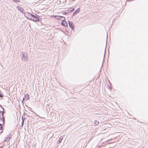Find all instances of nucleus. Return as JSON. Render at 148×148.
<instances>
[{
	"label": "nucleus",
	"instance_id": "obj_2",
	"mask_svg": "<svg viewBox=\"0 0 148 148\" xmlns=\"http://www.w3.org/2000/svg\"><path fill=\"white\" fill-rule=\"evenodd\" d=\"M65 18L64 17V19L62 21V22H61V24L63 26L66 27L68 26V25L66 21L65 20Z\"/></svg>",
	"mask_w": 148,
	"mask_h": 148
},
{
	"label": "nucleus",
	"instance_id": "obj_17",
	"mask_svg": "<svg viewBox=\"0 0 148 148\" xmlns=\"http://www.w3.org/2000/svg\"><path fill=\"white\" fill-rule=\"evenodd\" d=\"M2 132V130L1 129H0V132Z\"/></svg>",
	"mask_w": 148,
	"mask_h": 148
},
{
	"label": "nucleus",
	"instance_id": "obj_5",
	"mask_svg": "<svg viewBox=\"0 0 148 148\" xmlns=\"http://www.w3.org/2000/svg\"><path fill=\"white\" fill-rule=\"evenodd\" d=\"M64 17L62 16H54V18L58 20H61L62 18H64Z\"/></svg>",
	"mask_w": 148,
	"mask_h": 148
},
{
	"label": "nucleus",
	"instance_id": "obj_16",
	"mask_svg": "<svg viewBox=\"0 0 148 148\" xmlns=\"http://www.w3.org/2000/svg\"><path fill=\"white\" fill-rule=\"evenodd\" d=\"M2 114V115H3V114L2 113V112H0V114Z\"/></svg>",
	"mask_w": 148,
	"mask_h": 148
},
{
	"label": "nucleus",
	"instance_id": "obj_8",
	"mask_svg": "<svg viewBox=\"0 0 148 148\" xmlns=\"http://www.w3.org/2000/svg\"><path fill=\"white\" fill-rule=\"evenodd\" d=\"M17 8L19 10H20L21 11H22L23 10V9L21 8L19 6H17Z\"/></svg>",
	"mask_w": 148,
	"mask_h": 148
},
{
	"label": "nucleus",
	"instance_id": "obj_6",
	"mask_svg": "<svg viewBox=\"0 0 148 148\" xmlns=\"http://www.w3.org/2000/svg\"><path fill=\"white\" fill-rule=\"evenodd\" d=\"M10 136H8L7 137H5V141H9L11 138Z\"/></svg>",
	"mask_w": 148,
	"mask_h": 148
},
{
	"label": "nucleus",
	"instance_id": "obj_1",
	"mask_svg": "<svg viewBox=\"0 0 148 148\" xmlns=\"http://www.w3.org/2000/svg\"><path fill=\"white\" fill-rule=\"evenodd\" d=\"M32 16V18H30V19L33 21H39V18L37 17V16L34 15L32 14H31Z\"/></svg>",
	"mask_w": 148,
	"mask_h": 148
},
{
	"label": "nucleus",
	"instance_id": "obj_14",
	"mask_svg": "<svg viewBox=\"0 0 148 148\" xmlns=\"http://www.w3.org/2000/svg\"><path fill=\"white\" fill-rule=\"evenodd\" d=\"M23 123H24V120L23 119L22 123V125H23Z\"/></svg>",
	"mask_w": 148,
	"mask_h": 148
},
{
	"label": "nucleus",
	"instance_id": "obj_7",
	"mask_svg": "<svg viewBox=\"0 0 148 148\" xmlns=\"http://www.w3.org/2000/svg\"><path fill=\"white\" fill-rule=\"evenodd\" d=\"M99 123V122L97 120H95L94 123V124L96 126Z\"/></svg>",
	"mask_w": 148,
	"mask_h": 148
},
{
	"label": "nucleus",
	"instance_id": "obj_4",
	"mask_svg": "<svg viewBox=\"0 0 148 148\" xmlns=\"http://www.w3.org/2000/svg\"><path fill=\"white\" fill-rule=\"evenodd\" d=\"M69 24L70 27L72 29H73L74 28V27L72 23L71 22L69 21Z\"/></svg>",
	"mask_w": 148,
	"mask_h": 148
},
{
	"label": "nucleus",
	"instance_id": "obj_11",
	"mask_svg": "<svg viewBox=\"0 0 148 148\" xmlns=\"http://www.w3.org/2000/svg\"><path fill=\"white\" fill-rule=\"evenodd\" d=\"M13 0L15 2H19L20 1L19 0Z\"/></svg>",
	"mask_w": 148,
	"mask_h": 148
},
{
	"label": "nucleus",
	"instance_id": "obj_12",
	"mask_svg": "<svg viewBox=\"0 0 148 148\" xmlns=\"http://www.w3.org/2000/svg\"><path fill=\"white\" fill-rule=\"evenodd\" d=\"M3 95H2L0 93V97H3Z\"/></svg>",
	"mask_w": 148,
	"mask_h": 148
},
{
	"label": "nucleus",
	"instance_id": "obj_13",
	"mask_svg": "<svg viewBox=\"0 0 148 148\" xmlns=\"http://www.w3.org/2000/svg\"><path fill=\"white\" fill-rule=\"evenodd\" d=\"M63 14H65H65H67V13L66 12H64L63 13Z\"/></svg>",
	"mask_w": 148,
	"mask_h": 148
},
{
	"label": "nucleus",
	"instance_id": "obj_10",
	"mask_svg": "<svg viewBox=\"0 0 148 148\" xmlns=\"http://www.w3.org/2000/svg\"><path fill=\"white\" fill-rule=\"evenodd\" d=\"M72 10H70V12H72L74 10V8H71Z\"/></svg>",
	"mask_w": 148,
	"mask_h": 148
},
{
	"label": "nucleus",
	"instance_id": "obj_9",
	"mask_svg": "<svg viewBox=\"0 0 148 148\" xmlns=\"http://www.w3.org/2000/svg\"><path fill=\"white\" fill-rule=\"evenodd\" d=\"M79 8H78V9H77L75 11V13H77L79 12Z\"/></svg>",
	"mask_w": 148,
	"mask_h": 148
},
{
	"label": "nucleus",
	"instance_id": "obj_15",
	"mask_svg": "<svg viewBox=\"0 0 148 148\" xmlns=\"http://www.w3.org/2000/svg\"><path fill=\"white\" fill-rule=\"evenodd\" d=\"M54 16H56L52 15L51 16L52 17H54Z\"/></svg>",
	"mask_w": 148,
	"mask_h": 148
},
{
	"label": "nucleus",
	"instance_id": "obj_3",
	"mask_svg": "<svg viewBox=\"0 0 148 148\" xmlns=\"http://www.w3.org/2000/svg\"><path fill=\"white\" fill-rule=\"evenodd\" d=\"M29 99V95L28 94H26L25 95V97L23 98V100L27 101Z\"/></svg>",
	"mask_w": 148,
	"mask_h": 148
}]
</instances>
